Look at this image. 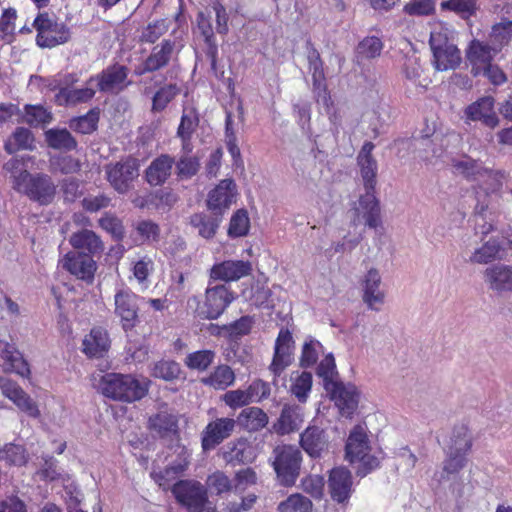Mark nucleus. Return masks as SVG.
I'll list each match as a JSON object with an SVG mask.
<instances>
[{"mask_svg": "<svg viewBox=\"0 0 512 512\" xmlns=\"http://www.w3.org/2000/svg\"><path fill=\"white\" fill-rule=\"evenodd\" d=\"M375 145L366 141L357 154V166L363 179L366 193L360 196L359 211L365 219L366 226L376 229L380 225L379 201L375 196L377 164L371 152Z\"/></svg>", "mask_w": 512, "mask_h": 512, "instance_id": "obj_1", "label": "nucleus"}, {"mask_svg": "<svg viewBox=\"0 0 512 512\" xmlns=\"http://www.w3.org/2000/svg\"><path fill=\"white\" fill-rule=\"evenodd\" d=\"M99 388L104 397L121 403H134L145 398L149 385L131 374L110 372L102 376Z\"/></svg>", "mask_w": 512, "mask_h": 512, "instance_id": "obj_2", "label": "nucleus"}, {"mask_svg": "<svg viewBox=\"0 0 512 512\" xmlns=\"http://www.w3.org/2000/svg\"><path fill=\"white\" fill-rule=\"evenodd\" d=\"M344 458L350 464H358L357 475L364 477L379 468V459L371 452L369 430L365 424H356L348 433Z\"/></svg>", "mask_w": 512, "mask_h": 512, "instance_id": "obj_3", "label": "nucleus"}, {"mask_svg": "<svg viewBox=\"0 0 512 512\" xmlns=\"http://www.w3.org/2000/svg\"><path fill=\"white\" fill-rule=\"evenodd\" d=\"M12 187L18 193H22L32 201L41 205H47L53 201L56 193L52 179L42 173L30 174L27 170L14 176Z\"/></svg>", "mask_w": 512, "mask_h": 512, "instance_id": "obj_4", "label": "nucleus"}, {"mask_svg": "<svg viewBox=\"0 0 512 512\" xmlns=\"http://www.w3.org/2000/svg\"><path fill=\"white\" fill-rule=\"evenodd\" d=\"M301 450L291 444H282L273 448V470L279 484L285 487L295 485L301 471Z\"/></svg>", "mask_w": 512, "mask_h": 512, "instance_id": "obj_5", "label": "nucleus"}, {"mask_svg": "<svg viewBox=\"0 0 512 512\" xmlns=\"http://www.w3.org/2000/svg\"><path fill=\"white\" fill-rule=\"evenodd\" d=\"M234 300H236V294L230 286L225 284L208 286L205 289L204 301L198 307V315L201 319L216 320Z\"/></svg>", "mask_w": 512, "mask_h": 512, "instance_id": "obj_6", "label": "nucleus"}, {"mask_svg": "<svg viewBox=\"0 0 512 512\" xmlns=\"http://www.w3.org/2000/svg\"><path fill=\"white\" fill-rule=\"evenodd\" d=\"M470 449H472V440L469 437L467 426L462 424L455 427L449 446V455L444 460V473L447 475L458 474L466 466V456Z\"/></svg>", "mask_w": 512, "mask_h": 512, "instance_id": "obj_7", "label": "nucleus"}, {"mask_svg": "<svg viewBox=\"0 0 512 512\" xmlns=\"http://www.w3.org/2000/svg\"><path fill=\"white\" fill-rule=\"evenodd\" d=\"M168 489L172 491L177 503L192 512H202L208 502V492L197 480H178Z\"/></svg>", "mask_w": 512, "mask_h": 512, "instance_id": "obj_8", "label": "nucleus"}, {"mask_svg": "<svg viewBox=\"0 0 512 512\" xmlns=\"http://www.w3.org/2000/svg\"><path fill=\"white\" fill-rule=\"evenodd\" d=\"M33 26L37 31L36 43L42 48H53L64 44L71 36L66 25L53 21L46 14H40L34 20Z\"/></svg>", "mask_w": 512, "mask_h": 512, "instance_id": "obj_9", "label": "nucleus"}, {"mask_svg": "<svg viewBox=\"0 0 512 512\" xmlns=\"http://www.w3.org/2000/svg\"><path fill=\"white\" fill-rule=\"evenodd\" d=\"M139 296L129 288L120 289L114 295V313L120 318L124 331H130L139 323Z\"/></svg>", "mask_w": 512, "mask_h": 512, "instance_id": "obj_10", "label": "nucleus"}, {"mask_svg": "<svg viewBox=\"0 0 512 512\" xmlns=\"http://www.w3.org/2000/svg\"><path fill=\"white\" fill-rule=\"evenodd\" d=\"M237 188L233 179L220 180L207 195V209L213 215L223 216L232 204L236 203Z\"/></svg>", "mask_w": 512, "mask_h": 512, "instance_id": "obj_11", "label": "nucleus"}, {"mask_svg": "<svg viewBox=\"0 0 512 512\" xmlns=\"http://www.w3.org/2000/svg\"><path fill=\"white\" fill-rule=\"evenodd\" d=\"M236 421L229 417L216 418L205 425L201 432V448L207 452L214 450L233 434Z\"/></svg>", "mask_w": 512, "mask_h": 512, "instance_id": "obj_12", "label": "nucleus"}, {"mask_svg": "<svg viewBox=\"0 0 512 512\" xmlns=\"http://www.w3.org/2000/svg\"><path fill=\"white\" fill-rule=\"evenodd\" d=\"M328 491L332 501L346 507L354 492L351 471L344 466L332 468L328 475Z\"/></svg>", "mask_w": 512, "mask_h": 512, "instance_id": "obj_13", "label": "nucleus"}, {"mask_svg": "<svg viewBox=\"0 0 512 512\" xmlns=\"http://www.w3.org/2000/svg\"><path fill=\"white\" fill-rule=\"evenodd\" d=\"M107 179L112 188L120 194L130 190L133 181L139 176V164L133 158H128L123 162H117L114 165L107 166Z\"/></svg>", "mask_w": 512, "mask_h": 512, "instance_id": "obj_14", "label": "nucleus"}, {"mask_svg": "<svg viewBox=\"0 0 512 512\" xmlns=\"http://www.w3.org/2000/svg\"><path fill=\"white\" fill-rule=\"evenodd\" d=\"M128 68L123 65L115 64L107 67L101 73L91 76L88 84L96 82L98 89L105 93H118L124 90L130 82L128 78Z\"/></svg>", "mask_w": 512, "mask_h": 512, "instance_id": "obj_15", "label": "nucleus"}, {"mask_svg": "<svg viewBox=\"0 0 512 512\" xmlns=\"http://www.w3.org/2000/svg\"><path fill=\"white\" fill-rule=\"evenodd\" d=\"M252 263L244 260H224L214 263L208 271L210 281H221L223 283L237 282L250 275Z\"/></svg>", "mask_w": 512, "mask_h": 512, "instance_id": "obj_16", "label": "nucleus"}, {"mask_svg": "<svg viewBox=\"0 0 512 512\" xmlns=\"http://www.w3.org/2000/svg\"><path fill=\"white\" fill-rule=\"evenodd\" d=\"M0 391L9 401L14 403L21 412L31 418H39L40 410L37 403L22 389L18 383L10 378L0 377Z\"/></svg>", "mask_w": 512, "mask_h": 512, "instance_id": "obj_17", "label": "nucleus"}, {"mask_svg": "<svg viewBox=\"0 0 512 512\" xmlns=\"http://www.w3.org/2000/svg\"><path fill=\"white\" fill-rule=\"evenodd\" d=\"M177 458L172 463L167 465L164 470L152 473L151 477L155 483L161 487L164 491H167L175 483L174 481L187 470L189 467V450L183 445L177 444L176 450Z\"/></svg>", "mask_w": 512, "mask_h": 512, "instance_id": "obj_18", "label": "nucleus"}, {"mask_svg": "<svg viewBox=\"0 0 512 512\" xmlns=\"http://www.w3.org/2000/svg\"><path fill=\"white\" fill-rule=\"evenodd\" d=\"M93 254L83 252H67L62 258V268L77 279L90 283L96 272V261Z\"/></svg>", "mask_w": 512, "mask_h": 512, "instance_id": "obj_19", "label": "nucleus"}, {"mask_svg": "<svg viewBox=\"0 0 512 512\" xmlns=\"http://www.w3.org/2000/svg\"><path fill=\"white\" fill-rule=\"evenodd\" d=\"M293 339L292 334L286 328L279 330L275 341V352H273L272 363L269 371L273 377H279L292 363Z\"/></svg>", "mask_w": 512, "mask_h": 512, "instance_id": "obj_20", "label": "nucleus"}, {"mask_svg": "<svg viewBox=\"0 0 512 512\" xmlns=\"http://www.w3.org/2000/svg\"><path fill=\"white\" fill-rule=\"evenodd\" d=\"M255 474L251 468H247L236 473V483L233 485V481L227 476L223 471L217 470L207 477V481H205V485H207L208 490L211 493H215L217 496L228 493L233 489V487H238L243 483H254Z\"/></svg>", "mask_w": 512, "mask_h": 512, "instance_id": "obj_21", "label": "nucleus"}, {"mask_svg": "<svg viewBox=\"0 0 512 512\" xmlns=\"http://www.w3.org/2000/svg\"><path fill=\"white\" fill-rule=\"evenodd\" d=\"M146 427L161 439H178L180 437L177 415L166 410L149 416Z\"/></svg>", "mask_w": 512, "mask_h": 512, "instance_id": "obj_22", "label": "nucleus"}, {"mask_svg": "<svg viewBox=\"0 0 512 512\" xmlns=\"http://www.w3.org/2000/svg\"><path fill=\"white\" fill-rule=\"evenodd\" d=\"M304 423V409L298 404H285L278 420L272 425L273 432L278 436H286L301 428Z\"/></svg>", "mask_w": 512, "mask_h": 512, "instance_id": "obj_23", "label": "nucleus"}, {"mask_svg": "<svg viewBox=\"0 0 512 512\" xmlns=\"http://www.w3.org/2000/svg\"><path fill=\"white\" fill-rule=\"evenodd\" d=\"M111 341L108 332L101 326L90 329L83 339V353L90 359H102L108 353Z\"/></svg>", "mask_w": 512, "mask_h": 512, "instance_id": "obj_24", "label": "nucleus"}, {"mask_svg": "<svg viewBox=\"0 0 512 512\" xmlns=\"http://www.w3.org/2000/svg\"><path fill=\"white\" fill-rule=\"evenodd\" d=\"M500 50L495 44L489 46L479 40L471 41L468 50L467 58L472 65V71L475 75H480L482 70L489 64L492 59Z\"/></svg>", "mask_w": 512, "mask_h": 512, "instance_id": "obj_25", "label": "nucleus"}, {"mask_svg": "<svg viewBox=\"0 0 512 512\" xmlns=\"http://www.w3.org/2000/svg\"><path fill=\"white\" fill-rule=\"evenodd\" d=\"M174 51V42L163 40L153 47L151 54L143 62L142 66L136 69L137 75L154 72L168 65Z\"/></svg>", "mask_w": 512, "mask_h": 512, "instance_id": "obj_26", "label": "nucleus"}, {"mask_svg": "<svg viewBox=\"0 0 512 512\" xmlns=\"http://www.w3.org/2000/svg\"><path fill=\"white\" fill-rule=\"evenodd\" d=\"M300 447L310 458H320L327 448V438L324 430L316 425H309L300 434Z\"/></svg>", "mask_w": 512, "mask_h": 512, "instance_id": "obj_27", "label": "nucleus"}, {"mask_svg": "<svg viewBox=\"0 0 512 512\" xmlns=\"http://www.w3.org/2000/svg\"><path fill=\"white\" fill-rule=\"evenodd\" d=\"M71 247L75 251L89 255H101L103 252V242L100 237L91 229L77 231L70 236Z\"/></svg>", "mask_w": 512, "mask_h": 512, "instance_id": "obj_28", "label": "nucleus"}, {"mask_svg": "<svg viewBox=\"0 0 512 512\" xmlns=\"http://www.w3.org/2000/svg\"><path fill=\"white\" fill-rule=\"evenodd\" d=\"M484 277L491 290L497 293L512 291V265L497 264L487 267Z\"/></svg>", "mask_w": 512, "mask_h": 512, "instance_id": "obj_29", "label": "nucleus"}, {"mask_svg": "<svg viewBox=\"0 0 512 512\" xmlns=\"http://www.w3.org/2000/svg\"><path fill=\"white\" fill-rule=\"evenodd\" d=\"M0 359H2L3 365H5V372L14 373L24 379H29L31 375L29 364L14 345L5 343V347L0 352Z\"/></svg>", "mask_w": 512, "mask_h": 512, "instance_id": "obj_30", "label": "nucleus"}, {"mask_svg": "<svg viewBox=\"0 0 512 512\" xmlns=\"http://www.w3.org/2000/svg\"><path fill=\"white\" fill-rule=\"evenodd\" d=\"M96 94L93 84H88L82 88L60 89L55 96L54 102L59 106H76L78 104L89 102Z\"/></svg>", "mask_w": 512, "mask_h": 512, "instance_id": "obj_31", "label": "nucleus"}, {"mask_svg": "<svg viewBox=\"0 0 512 512\" xmlns=\"http://www.w3.org/2000/svg\"><path fill=\"white\" fill-rule=\"evenodd\" d=\"M467 117L474 121H481L486 126H496L498 118L494 110V99L483 97L470 105L466 110Z\"/></svg>", "mask_w": 512, "mask_h": 512, "instance_id": "obj_32", "label": "nucleus"}, {"mask_svg": "<svg viewBox=\"0 0 512 512\" xmlns=\"http://www.w3.org/2000/svg\"><path fill=\"white\" fill-rule=\"evenodd\" d=\"M331 386V399L340 409L341 415L351 417L357 409L358 395L354 389L346 388L342 383H329Z\"/></svg>", "mask_w": 512, "mask_h": 512, "instance_id": "obj_33", "label": "nucleus"}, {"mask_svg": "<svg viewBox=\"0 0 512 512\" xmlns=\"http://www.w3.org/2000/svg\"><path fill=\"white\" fill-rule=\"evenodd\" d=\"M173 168V159L168 155H161L160 157L152 160L148 168L145 170L146 182L151 186H161L167 181L171 175Z\"/></svg>", "mask_w": 512, "mask_h": 512, "instance_id": "obj_34", "label": "nucleus"}, {"mask_svg": "<svg viewBox=\"0 0 512 512\" xmlns=\"http://www.w3.org/2000/svg\"><path fill=\"white\" fill-rule=\"evenodd\" d=\"M433 52V64L436 70L446 71L455 69L461 62V55L456 45H446L439 47L436 45Z\"/></svg>", "mask_w": 512, "mask_h": 512, "instance_id": "obj_35", "label": "nucleus"}, {"mask_svg": "<svg viewBox=\"0 0 512 512\" xmlns=\"http://www.w3.org/2000/svg\"><path fill=\"white\" fill-rule=\"evenodd\" d=\"M223 216L208 215L204 212L192 214L189 224L198 230V234L205 239L214 237Z\"/></svg>", "mask_w": 512, "mask_h": 512, "instance_id": "obj_36", "label": "nucleus"}, {"mask_svg": "<svg viewBox=\"0 0 512 512\" xmlns=\"http://www.w3.org/2000/svg\"><path fill=\"white\" fill-rule=\"evenodd\" d=\"M453 168L456 169L468 181H477L489 173L497 172L483 167L480 162L466 157L464 160H453Z\"/></svg>", "mask_w": 512, "mask_h": 512, "instance_id": "obj_37", "label": "nucleus"}, {"mask_svg": "<svg viewBox=\"0 0 512 512\" xmlns=\"http://www.w3.org/2000/svg\"><path fill=\"white\" fill-rule=\"evenodd\" d=\"M176 201L177 197L174 193L170 191H157L135 198V200H133V205L140 209L150 206L160 209L162 207H172Z\"/></svg>", "mask_w": 512, "mask_h": 512, "instance_id": "obj_38", "label": "nucleus"}, {"mask_svg": "<svg viewBox=\"0 0 512 512\" xmlns=\"http://www.w3.org/2000/svg\"><path fill=\"white\" fill-rule=\"evenodd\" d=\"M255 459V448L248 440L239 438L233 443L232 448L225 452V460L238 464H248Z\"/></svg>", "mask_w": 512, "mask_h": 512, "instance_id": "obj_39", "label": "nucleus"}, {"mask_svg": "<svg viewBox=\"0 0 512 512\" xmlns=\"http://www.w3.org/2000/svg\"><path fill=\"white\" fill-rule=\"evenodd\" d=\"M20 115L22 123L30 126L49 125L53 119L52 112L41 104H26Z\"/></svg>", "mask_w": 512, "mask_h": 512, "instance_id": "obj_40", "label": "nucleus"}, {"mask_svg": "<svg viewBox=\"0 0 512 512\" xmlns=\"http://www.w3.org/2000/svg\"><path fill=\"white\" fill-rule=\"evenodd\" d=\"M380 276L376 269L368 271L365 277V289H363V301L369 308L374 309L376 304H382L383 293L379 290Z\"/></svg>", "mask_w": 512, "mask_h": 512, "instance_id": "obj_41", "label": "nucleus"}, {"mask_svg": "<svg viewBox=\"0 0 512 512\" xmlns=\"http://www.w3.org/2000/svg\"><path fill=\"white\" fill-rule=\"evenodd\" d=\"M0 461L8 466L23 467L28 462V453L21 444L7 443L0 449Z\"/></svg>", "mask_w": 512, "mask_h": 512, "instance_id": "obj_42", "label": "nucleus"}, {"mask_svg": "<svg viewBox=\"0 0 512 512\" xmlns=\"http://www.w3.org/2000/svg\"><path fill=\"white\" fill-rule=\"evenodd\" d=\"M234 382V373L229 366L220 365L214 368L208 377L202 379V383L216 389L224 390Z\"/></svg>", "mask_w": 512, "mask_h": 512, "instance_id": "obj_43", "label": "nucleus"}, {"mask_svg": "<svg viewBox=\"0 0 512 512\" xmlns=\"http://www.w3.org/2000/svg\"><path fill=\"white\" fill-rule=\"evenodd\" d=\"M311 386H313V376L310 372L303 371L292 379L289 393L297 398L298 402L305 403L310 394Z\"/></svg>", "mask_w": 512, "mask_h": 512, "instance_id": "obj_44", "label": "nucleus"}, {"mask_svg": "<svg viewBox=\"0 0 512 512\" xmlns=\"http://www.w3.org/2000/svg\"><path fill=\"white\" fill-rule=\"evenodd\" d=\"M276 510L278 512H311L313 511V502L300 493H294L281 501Z\"/></svg>", "mask_w": 512, "mask_h": 512, "instance_id": "obj_45", "label": "nucleus"}, {"mask_svg": "<svg viewBox=\"0 0 512 512\" xmlns=\"http://www.w3.org/2000/svg\"><path fill=\"white\" fill-rule=\"evenodd\" d=\"M250 227L248 212L241 208L233 212L232 217H230L228 236L230 239L244 237L248 235Z\"/></svg>", "mask_w": 512, "mask_h": 512, "instance_id": "obj_46", "label": "nucleus"}, {"mask_svg": "<svg viewBox=\"0 0 512 512\" xmlns=\"http://www.w3.org/2000/svg\"><path fill=\"white\" fill-rule=\"evenodd\" d=\"M443 11H451L462 19H469L475 15L478 7L476 0H446L440 3Z\"/></svg>", "mask_w": 512, "mask_h": 512, "instance_id": "obj_47", "label": "nucleus"}, {"mask_svg": "<svg viewBox=\"0 0 512 512\" xmlns=\"http://www.w3.org/2000/svg\"><path fill=\"white\" fill-rule=\"evenodd\" d=\"M403 72L405 77L416 85L425 87L429 83L428 79L422 78L423 69L420 64V58L415 52L406 57Z\"/></svg>", "mask_w": 512, "mask_h": 512, "instance_id": "obj_48", "label": "nucleus"}, {"mask_svg": "<svg viewBox=\"0 0 512 512\" xmlns=\"http://www.w3.org/2000/svg\"><path fill=\"white\" fill-rule=\"evenodd\" d=\"M180 365L174 360H160L155 362L152 367L151 375L156 379H162L167 382L177 380L180 376Z\"/></svg>", "mask_w": 512, "mask_h": 512, "instance_id": "obj_49", "label": "nucleus"}, {"mask_svg": "<svg viewBox=\"0 0 512 512\" xmlns=\"http://www.w3.org/2000/svg\"><path fill=\"white\" fill-rule=\"evenodd\" d=\"M253 397L254 387L250 385L246 390L235 389L226 392L223 394L222 400L230 409H237L249 405Z\"/></svg>", "mask_w": 512, "mask_h": 512, "instance_id": "obj_50", "label": "nucleus"}, {"mask_svg": "<svg viewBox=\"0 0 512 512\" xmlns=\"http://www.w3.org/2000/svg\"><path fill=\"white\" fill-rule=\"evenodd\" d=\"M382 49L383 43L380 38L376 36L365 37L357 46V58L361 60L376 58L380 56Z\"/></svg>", "mask_w": 512, "mask_h": 512, "instance_id": "obj_51", "label": "nucleus"}, {"mask_svg": "<svg viewBox=\"0 0 512 512\" xmlns=\"http://www.w3.org/2000/svg\"><path fill=\"white\" fill-rule=\"evenodd\" d=\"M500 244L496 239H490L483 246L475 250L471 256V262L477 264H488L498 257L500 253Z\"/></svg>", "mask_w": 512, "mask_h": 512, "instance_id": "obj_52", "label": "nucleus"}, {"mask_svg": "<svg viewBox=\"0 0 512 512\" xmlns=\"http://www.w3.org/2000/svg\"><path fill=\"white\" fill-rule=\"evenodd\" d=\"M33 141L31 130H15L11 138L6 140L5 150L8 154H13L18 150H29L32 148Z\"/></svg>", "mask_w": 512, "mask_h": 512, "instance_id": "obj_53", "label": "nucleus"}, {"mask_svg": "<svg viewBox=\"0 0 512 512\" xmlns=\"http://www.w3.org/2000/svg\"><path fill=\"white\" fill-rule=\"evenodd\" d=\"M180 93V88L176 84H168L161 87L154 94L152 99V110L160 112Z\"/></svg>", "mask_w": 512, "mask_h": 512, "instance_id": "obj_54", "label": "nucleus"}, {"mask_svg": "<svg viewBox=\"0 0 512 512\" xmlns=\"http://www.w3.org/2000/svg\"><path fill=\"white\" fill-rule=\"evenodd\" d=\"M254 320L251 316H242L230 324L222 325V330L228 331V340L237 341L241 337L248 335L252 329Z\"/></svg>", "mask_w": 512, "mask_h": 512, "instance_id": "obj_55", "label": "nucleus"}, {"mask_svg": "<svg viewBox=\"0 0 512 512\" xmlns=\"http://www.w3.org/2000/svg\"><path fill=\"white\" fill-rule=\"evenodd\" d=\"M46 141L55 149L72 150L77 146V142L67 130H46Z\"/></svg>", "mask_w": 512, "mask_h": 512, "instance_id": "obj_56", "label": "nucleus"}, {"mask_svg": "<svg viewBox=\"0 0 512 512\" xmlns=\"http://www.w3.org/2000/svg\"><path fill=\"white\" fill-rule=\"evenodd\" d=\"M213 351L204 349L188 354L185 358V365L190 370L204 371L214 361Z\"/></svg>", "mask_w": 512, "mask_h": 512, "instance_id": "obj_57", "label": "nucleus"}, {"mask_svg": "<svg viewBox=\"0 0 512 512\" xmlns=\"http://www.w3.org/2000/svg\"><path fill=\"white\" fill-rule=\"evenodd\" d=\"M98 224L102 230L111 235L114 241L118 242L124 239V225H122L121 219L117 216L105 213L104 216L99 218Z\"/></svg>", "mask_w": 512, "mask_h": 512, "instance_id": "obj_58", "label": "nucleus"}, {"mask_svg": "<svg viewBox=\"0 0 512 512\" xmlns=\"http://www.w3.org/2000/svg\"><path fill=\"white\" fill-rule=\"evenodd\" d=\"M512 38V21H501L492 27L490 41L495 44L499 50L508 44Z\"/></svg>", "mask_w": 512, "mask_h": 512, "instance_id": "obj_59", "label": "nucleus"}, {"mask_svg": "<svg viewBox=\"0 0 512 512\" xmlns=\"http://www.w3.org/2000/svg\"><path fill=\"white\" fill-rule=\"evenodd\" d=\"M135 230L142 243H156L159 241V235H161L159 225L151 220L138 221Z\"/></svg>", "mask_w": 512, "mask_h": 512, "instance_id": "obj_60", "label": "nucleus"}, {"mask_svg": "<svg viewBox=\"0 0 512 512\" xmlns=\"http://www.w3.org/2000/svg\"><path fill=\"white\" fill-rule=\"evenodd\" d=\"M504 172L499 170L497 172H490L485 176H481L480 180H475L480 182V188L487 195L495 194L500 191L503 186Z\"/></svg>", "mask_w": 512, "mask_h": 512, "instance_id": "obj_61", "label": "nucleus"}, {"mask_svg": "<svg viewBox=\"0 0 512 512\" xmlns=\"http://www.w3.org/2000/svg\"><path fill=\"white\" fill-rule=\"evenodd\" d=\"M168 30L165 20H157L148 24L141 33L140 41L146 43H155Z\"/></svg>", "mask_w": 512, "mask_h": 512, "instance_id": "obj_62", "label": "nucleus"}, {"mask_svg": "<svg viewBox=\"0 0 512 512\" xmlns=\"http://www.w3.org/2000/svg\"><path fill=\"white\" fill-rule=\"evenodd\" d=\"M435 0H413L404 6V12L411 16H428L435 11Z\"/></svg>", "mask_w": 512, "mask_h": 512, "instance_id": "obj_63", "label": "nucleus"}, {"mask_svg": "<svg viewBox=\"0 0 512 512\" xmlns=\"http://www.w3.org/2000/svg\"><path fill=\"white\" fill-rule=\"evenodd\" d=\"M451 36L452 31L445 24H435L430 35L431 49H435L436 45H439V47L446 45H455L452 41H450Z\"/></svg>", "mask_w": 512, "mask_h": 512, "instance_id": "obj_64", "label": "nucleus"}]
</instances>
